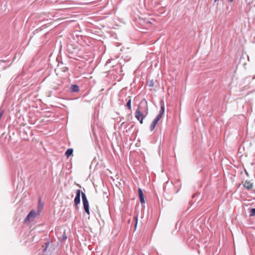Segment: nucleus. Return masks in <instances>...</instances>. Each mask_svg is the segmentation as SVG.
Instances as JSON below:
<instances>
[{
	"mask_svg": "<svg viewBox=\"0 0 255 255\" xmlns=\"http://www.w3.org/2000/svg\"><path fill=\"white\" fill-rule=\"evenodd\" d=\"M148 114V106L147 102L144 99L142 100L135 113V117L140 122L143 123V120Z\"/></svg>",
	"mask_w": 255,
	"mask_h": 255,
	"instance_id": "nucleus-1",
	"label": "nucleus"
},
{
	"mask_svg": "<svg viewBox=\"0 0 255 255\" xmlns=\"http://www.w3.org/2000/svg\"><path fill=\"white\" fill-rule=\"evenodd\" d=\"M81 196H82V201H83V207H84V210H85V212L88 215H89L90 211H89V202L87 198L86 195L84 193L82 192Z\"/></svg>",
	"mask_w": 255,
	"mask_h": 255,
	"instance_id": "nucleus-2",
	"label": "nucleus"
},
{
	"mask_svg": "<svg viewBox=\"0 0 255 255\" xmlns=\"http://www.w3.org/2000/svg\"><path fill=\"white\" fill-rule=\"evenodd\" d=\"M36 217V213L34 211H31L24 219V222H27L28 221H33Z\"/></svg>",
	"mask_w": 255,
	"mask_h": 255,
	"instance_id": "nucleus-3",
	"label": "nucleus"
},
{
	"mask_svg": "<svg viewBox=\"0 0 255 255\" xmlns=\"http://www.w3.org/2000/svg\"><path fill=\"white\" fill-rule=\"evenodd\" d=\"M76 195L75 197L74 202L75 205H78L80 203V195L82 194L81 191L80 189H78L76 192Z\"/></svg>",
	"mask_w": 255,
	"mask_h": 255,
	"instance_id": "nucleus-4",
	"label": "nucleus"
},
{
	"mask_svg": "<svg viewBox=\"0 0 255 255\" xmlns=\"http://www.w3.org/2000/svg\"><path fill=\"white\" fill-rule=\"evenodd\" d=\"M161 118V117H160V115H158L156 118L153 120L150 127V129L151 131H152L155 128L157 124Z\"/></svg>",
	"mask_w": 255,
	"mask_h": 255,
	"instance_id": "nucleus-5",
	"label": "nucleus"
},
{
	"mask_svg": "<svg viewBox=\"0 0 255 255\" xmlns=\"http://www.w3.org/2000/svg\"><path fill=\"white\" fill-rule=\"evenodd\" d=\"M139 197L140 199V201L141 203H144L145 201L144 199L143 194L142 193V190L141 188H138V189Z\"/></svg>",
	"mask_w": 255,
	"mask_h": 255,
	"instance_id": "nucleus-6",
	"label": "nucleus"
},
{
	"mask_svg": "<svg viewBox=\"0 0 255 255\" xmlns=\"http://www.w3.org/2000/svg\"><path fill=\"white\" fill-rule=\"evenodd\" d=\"M243 185L246 188L251 189L253 186V183L250 181H246Z\"/></svg>",
	"mask_w": 255,
	"mask_h": 255,
	"instance_id": "nucleus-7",
	"label": "nucleus"
},
{
	"mask_svg": "<svg viewBox=\"0 0 255 255\" xmlns=\"http://www.w3.org/2000/svg\"><path fill=\"white\" fill-rule=\"evenodd\" d=\"M70 90L72 92H77L79 91V88L77 85H72L71 86Z\"/></svg>",
	"mask_w": 255,
	"mask_h": 255,
	"instance_id": "nucleus-8",
	"label": "nucleus"
},
{
	"mask_svg": "<svg viewBox=\"0 0 255 255\" xmlns=\"http://www.w3.org/2000/svg\"><path fill=\"white\" fill-rule=\"evenodd\" d=\"M73 149L72 148H69L68 149L66 152H65V155L67 157H69L70 155H72V154L73 153Z\"/></svg>",
	"mask_w": 255,
	"mask_h": 255,
	"instance_id": "nucleus-9",
	"label": "nucleus"
},
{
	"mask_svg": "<svg viewBox=\"0 0 255 255\" xmlns=\"http://www.w3.org/2000/svg\"><path fill=\"white\" fill-rule=\"evenodd\" d=\"M164 111H165L164 105V104H161V109H160V110L159 111L158 115H160V117H162L164 113Z\"/></svg>",
	"mask_w": 255,
	"mask_h": 255,
	"instance_id": "nucleus-10",
	"label": "nucleus"
},
{
	"mask_svg": "<svg viewBox=\"0 0 255 255\" xmlns=\"http://www.w3.org/2000/svg\"><path fill=\"white\" fill-rule=\"evenodd\" d=\"M249 214L250 216H255V208H252L249 211Z\"/></svg>",
	"mask_w": 255,
	"mask_h": 255,
	"instance_id": "nucleus-11",
	"label": "nucleus"
},
{
	"mask_svg": "<svg viewBox=\"0 0 255 255\" xmlns=\"http://www.w3.org/2000/svg\"><path fill=\"white\" fill-rule=\"evenodd\" d=\"M127 106L128 107V108L129 110H131V99H129L127 102Z\"/></svg>",
	"mask_w": 255,
	"mask_h": 255,
	"instance_id": "nucleus-12",
	"label": "nucleus"
},
{
	"mask_svg": "<svg viewBox=\"0 0 255 255\" xmlns=\"http://www.w3.org/2000/svg\"><path fill=\"white\" fill-rule=\"evenodd\" d=\"M134 219H135V221H136V224H135V227H136V225H137V217H134Z\"/></svg>",
	"mask_w": 255,
	"mask_h": 255,
	"instance_id": "nucleus-13",
	"label": "nucleus"
},
{
	"mask_svg": "<svg viewBox=\"0 0 255 255\" xmlns=\"http://www.w3.org/2000/svg\"><path fill=\"white\" fill-rule=\"evenodd\" d=\"M147 23H149L151 24V21H148L147 22Z\"/></svg>",
	"mask_w": 255,
	"mask_h": 255,
	"instance_id": "nucleus-14",
	"label": "nucleus"
},
{
	"mask_svg": "<svg viewBox=\"0 0 255 255\" xmlns=\"http://www.w3.org/2000/svg\"><path fill=\"white\" fill-rule=\"evenodd\" d=\"M63 238H64V239H67V237H66V236H65H65H64V237H63Z\"/></svg>",
	"mask_w": 255,
	"mask_h": 255,
	"instance_id": "nucleus-15",
	"label": "nucleus"
},
{
	"mask_svg": "<svg viewBox=\"0 0 255 255\" xmlns=\"http://www.w3.org/2000/svg\"><path fill=\"white\" fill-rule=\"evenodd\" d=\"M153 86V84L152 83H150V86Z\"/></svg>",
	"mask_w": 255,
	"mask_h": 255,
	"instance_id": "nucleus-16",
	"label": "nucleus"
},
{
	"mask_svg": "<svg viewBox=\"0 0 255 255\" xmlns=\"http://www.w3.org/2000/svg\"><path fill=\"white\" fill-rule=\"evenodd\" d=\"M230 2L233 1V0H229Z\"/></svg>",
	"mask_w": 255,
	"mask_h": 255,
	"instance_id": "nucleus-17",
	"label": "nucleus"
}]
</instances>
